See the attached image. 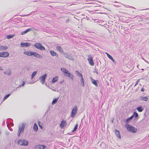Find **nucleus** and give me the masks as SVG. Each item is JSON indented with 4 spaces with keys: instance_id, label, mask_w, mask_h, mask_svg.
<instances>
[{
    "instance_id": "f257e3e1",
    "label": "nucleus",
    "mask_w": 149,
    "mask_h": 149,
    "mask_svg": "<svg viewBox=\"0 0 149 149\" xmlns=\"http://www.w3.org/2000/svg\"><path fill=\"white\" fill-rule=\"evenodd\" d=\"M25 127V125L24 123L22 124L21 126H19V130L17 134L18 136H20L21 133L24 132Z\"/></svg>"
},
{
    "instance_id": "f03ea898",
    "label": "nucleus",
    "mask_w": 149,
    "mask_h": 149,
    "mask_svg": "<svg viewBox=\"0 0 149 149\" xmlns=\"http://www.w3.org/2000/svg\"><path fill=\"white\" fill-rule=\"evenodd\" d=\"M34 46L40 50L44 51L45 50V48L40 43H36L34 44Z\"/></svg>"
},
{
    "instance_id": "7ed1b4c3",
    "label": "nucleus",
    "mask_w": 149,
    "mask_h": 149,
    "mask_svg": "<svg viewBox=\"0 0 149 149\" xmlns=\"http://www.w3.org/2000/svg\"><path fill=\"white\" fill-rule=\"evenodd\" d=\"M126 127L128 129L129 132L135 133L136 132V130L135 128L133 126L127 124Z\"/></svg>"
},
{
    "instance_id": "20e7f679",
    "label": "nucleus",
    "mask_w": 149,
    "mask_h": 149,
    "mask_svg": "<svg viewBox=\"0 0 149 149\" xmlns=\"http://www.w3.org/2000/svg\"><path fill=\"white\" fill-rule=\"evenodd\" d=\"M77 106H75L74 107L71 113V117H74L75 115L77 113Z\"/></svg>"
},
{
    "instance_id": "39448f33",
    "label": "nucleus",
    "mask_w": 149,
    "mask_h": 149,
    "mask_svg": "<svg viewBox=\"0 0 149 149\" xmlns=\"http://www.w3.org/2000/svg\"><path fill=\"white\" fill-rule=\"evenodd\" d=\"M47 77V74H45L42 76L40 77L39 79L40 81L41 82L42 84H43L45 81V78Z\"/></svg>"
},
{
    "instance_id": "423d86ee",
    "label": "nucleus",
    "mask_w": 149,
    "mask_h": 149,
    "mask_svg": "<svg viewBox=\"0 0 149 149\" xmlns=\"http://www.w3.org/2000/svg\"><path fill=\"white\" fill-rule=\"evenodd\" d=\"M9 54L8 52H3L0 53V57H6L9 56Z\"/></svg>"
},
{
    "instance_id": "0eeeda50",
    "label": "nucleus",
    "mask_w": 149,
    "mask_h": 149,
    "mask_svg": "<svg viewBox=\"0 0 149 149\" xmlns=\"http://www.w3.org/2000/svg\"><path fill=\"white\" fill-rule=\"evenodd\" d=\"M30 43L29 42H21V46L22 47H29L30 45Z\"/></svg>"
},
{
    "instance_id": "6e6552de",
    "label": "nucleus",
    "mask_w": 149,
    "mask_h": 149,
    "mask_svg": "<svg viewBox=\"0 0 149 149\" xmlns=\"http://www.w3.org/2000/svg\"><path fill=\"white\" fill-rule=\"evenodd\" d=\"M49 52L51 55L53 56H55L56 57H58V54L54 51L51 50Z\"/></svg>"
},
{
    "instance_id": "1a4fd4ad",
    "label": "nucleus",
    "mask_w": 149,
    "mask_h": 149,
    "mask_svg": "<svg viewBox=\"0 0 149 149\" xmlns=\"http://www.w3.org/2000/svg\"><path fill=\"white\" fill-rule=\"evenodd\" d=\"M56 49L58 51L60 52L61 54L64 53V52L63 48L59 46H57L56 48Z\"/></svg>"
},
{
    "instance_id": "9d476101",
    "label": "nucleus",
    "mask_w": 149,
    "mask_h": 149,
    "mask_svg": "<svg viewBox=\"0 0 149 149\" xmlns=\"http://www.w3.org/2000/svg\"><path fill=\"white\" fill-rule=\"evenodd\" d=\"M65 57L66 58H68L70 60H74V58H73L71 54H65Z\"/></svg>"
},
{
    "instance_id": "9b49d317",
    "label": "nucleus",
    "mask_w": 149,
    "mask_h": 149,
    "mask_svg": "<svg viewBox=\"0 0 149 149\" xmlns=\"http://www.w3.org/2000/svg\"><path fill=\"white\" fill-rule=\"evenodd\" d=\"M66 122L63 120L61 121L60 125L61 128H63L66 125Z\"/></svg>"
},
{
    "instance_id": "f8f14e48",
    "label": "nucleus",
    "mask_w": 149,
    "mask_h": 149,
    "mask_svg": "<svg viewBox=\"0 0 149 149\" xmlns=\"http://www.w3.org/2000/svg\"><path fill=\"white\" fill-rule=\"evenodd\" d=\"M88 60L89 64L92 65L93 66L94 65V63L93 61V58H88Z\"/></svg>"
},
{
    "instance_id": "ddd939ff",
    "label": "nucleus",
    "mask_w": 149,
    "mask_h": 149,
    "mask_svg": "<svg viewBox=\"0 0 149 149\" xmlns=\"http://www.w3.org/2000/svg\"><path fill=\"white\" fill-rule=\"evenodd\" d=\"M33 56L37 58H39L40 59L42 58V56L40 54H39L36 52H34Z\"/></svg>"
},
{
    "instance_id": "4468645a",
    "label": "nucleus",
    "mask_w": 149,
    "mask_h": 149,
    "mask_svg": "<svg viewBox=\"0 0 149 149\" xmlns=\"http://www.w3.org/2000/svg\"><path fill=\"white\" fill-rule=\"evenodd\" d=\"M108 57L114 63L115 62V60L111 56L109 53H105Z\"/></svg>"
},
{
    "instance_id": "2eb2a0df",
    "label": "nucleus",
    "mask_w": 149,
    "mask_h": 149,
    "mask_svg": "<svg viewBox=\"0 0 149 149\" xmlns=\"http://www.w3.org/2000/svg\"><path fill=\"white\" fill-rule=\"evenodd\" d=\"M115 134L117 136V137L120 139L121 136L119 131L116 130H115Z\"/></svg>"
},
{
    "instance_id": "dca6fc26",
    "label": "nucleus",
    "mask_w": 149,
    "mask_h": 149,
    "mask_svg": "<svg viewBox=\"0 0 149 149\" xmlns=\"http://www.w3.org/2000/svg\"><path fill=\"white\" fill-rule=\"evenodd\" d=\"M32 29L29 28V29H26V31L22 32L21 34L22 35H23L27 33V32L32 31Z\"/></svg>"
},
{
    "instance_id": "f3484780",
    "label": "nucleus",
    "mask_w": 149,
    "mask_h": 149,
    "mask_svg": "<svg viewBox=\"0 0 149 149\" xmlns=\"http://www.w3.org/2000/svg\"><path fill=\"white\" fill-rule=\"evenodd\" d=\"M65 75L66 76L68 77L69 78L71 79L72 80L73 79V75L70 72H69L67 75Z\"/></svg>"
},
{
    "instance_id": "a211bd4d",
    "label": "nucleus",
    "mask_w": 149,
    "mask_h": 149,
    "mask_svg": "<svg viewBox=\"0 0 149 149\" xmlns=\"http://www.w3.org/2000/svg\"><path fill=\"white\" fill-rule=\"evenodd\" d=\"M61 70L63 72L67 74L69 72L68 70L65 68H61Z\"/></svg>"
},
{
    "instance_id": "6ab92c4d",
    "label": "nucleus",
    "mask_w": 149,
    "mask_h": 149,
    "mask_svg": "<svg viewBox=\"0 0 149 149\" xmlns=\"http://www.w3.org/2000/svg\"><path fill=\"white\" fill-rule=\"evenodd\" d=\"M37 146L40 149H44L47 147L46 146L43 145H38Z\"/></svg>"
},
{
    "instance_id": "aec40b11",
    "label": "nucleus",
    "mask_w": 149,
    "mask_h": 149,
    "mask_svg": "<svg viewBox=\"0 0 149 149\" xmlns=\"http://www.w3.org/2000/svg\"><path fill=\"white\" fill-rule=\"evenodd\" d=\"M140 99L143 101H147L148 100V98L147 97L140 96Z\"/></svg>"
},
{
    "instance_id": "412c9836",
    "label": "nucleus",
    "mask_w": 149,
    "mask_h": 149,
    "mask_svg": "<svg viewBox=\"0 0 149 149\" xmlns=\"http://www.w3.org/2000/svg\"><path fill=\"white\" fill-rule=\"evenodd\" d=\"M91 79L92 81V83L93 84H94L95 86H97L98 84L96 82V81L94 79H93L92 78H91Z\"/></svg>"
},
{
    "instance_id": "4be33fe9",
    "label": "nucleus",
    "mask_w": 149,
    "mask_h": 149,
    "mask_svg": "<svg viewBox=\"0 0 149 149\" xmlns=\"http://www.w3.org/2000/svg\"><path fill=\"white\" fill-rule=\"evenodd\" d=\"M133 118V116H131L130 118H129L125 120V122L127 123H129L130 121V120Z\"/></svg>"
},
{
    "instance_id": "5701e85b",
    "label": "nucleus",
    "mask_w": 149,
    "mask_h": 149,
    "mask_svg": "<svg viewBox=\"0 0 149 149\" xmlns=\"http://www.w3.org/2000/svg\"><path fill=\"white\" fill-rule=\"evenodd\" d=\"M137 110L139 112H142L143 110V108L141 106H140L136 108Z\"/></svg>"
},
{
    "instance_id": "b1692460",
    "label": "nucleus",
    "mask_w": 149,
    "mask_h": 149,
    "mask_svg": "<svg viewBox=\"0 0 149 149\" xmlns=\"http://www.w3.org/2000/svg\"><path fill=\"white\" fill-rule=\"evenodd\" d=\"M58 81V77H57L53 78L52 81V83H54Z\"/></svg>"
},
{
    "instance_id": "393cba45",
    "label": "nucleus",
    "mask_w": 149,
    "mask_h": 149,
    "mask_svg": "<svg viewBox=\"0 0 149 149\" xmlns=\"http://www.w3.org/2000/svg\"><path fill=\"white\" fill-rule=\"evenodd\" d=\"M75 73L79 77H81V78L83 77L82 74L80 73L79 71H76Z\"/></svg>"
},
{
    "instance_id": "a878e982",
    "label": "nucleus",
    "mask_w": 149,
    "mask_h": 149,
    "mask_svg": "<svg viewBox=\"0 0 149 149\" xmlns=\"http://www.w3.org/2000/svg\"><path fill=\"white\" fill-rule=\"evenodd\" d=\"M8 47L7 46H0V50H4L7 49Z\"/></svg>"
},
{
    "instance_id": "bb28decb",
    "label": "nucleus",
    "mask_w": 149,
    "mask_h": 149,
    "mask_svg": "<svg viewBox=\"0 0 149 149\" xmlns=\"http://www.w3.org/2000/svg\"><path fill=\"white\" fill-rule=\"evenodd\" d=\"M33 128L35 131H37L38 130V126L36 123H34Z\"/></svg>"
},
{
    "instance_id": "cd10ccee",
    "label": "nucleus",
    "mask_w": 149,
    "mask_h": 149,
    "mask_svg": "<svg viewBox=\"0 0 149 149\" xmlns=\"http://www.w3.org/2000/svg\"><path fill=\"white\" fill-rule=\"evenodd\" d=\"M23 146H26L28 145V141L26 140H23Z\"/></svg>"
},
{
    "instance_id": "c85d7f7f",
    "label": "nucleus",
    "mask_w": 149,
    "mask_h": 149,
    "mask_svg": "<svg viewBox=\"0 0 149 149\" xmlns=\"http://www.w3.org/2000/svg\"><path fill=\"white\" fill-rule=\"evenodd\" d=\"M58 98H59L58 97L57 98H56L54 99L53 100L52 102V104H56V102H57V100H58Z\"/></svg>"
},
{
    "instance_id": "c756f323",
    "label": "nucleus",
    "mask_w": 149,
    "mask_h": 149,
    "mask_svg": "<svg viewBox=\"0 0 149 149\" xmlns=\"http://www.w3.org/2000/svg\"><path fill=\"white\" fill-rule=\"evenodd\" d=\"M37 73V71H35L31 75V79H32L35 76Z\"/></svg>"
},
{
    "instance_id": "7c9ffc66",
    "label": "nucleus",
    "mask_w": 149,
    "mask_h": 149,
    "mask_svg": "<svg viewBox=\"0 0 149 149\" xmlns=\"http://www.w3.org/2000/svg\"><path fill=\"white\" fill-rule=\"evenodd\" d=\"M80 82L81 84H82V86H84V79L83 78V77H81V79H80Z\"/></svg>"
},
{
    "instance_id": "2f4dec72",
    "label": "nucleus",
    "mask_w": 149,
    "mask_h": 149,
    "mask_svg": "<svg viewBox=\"0 0 149 149\" xmlns=\"http://www.w3.org/2000/svg\"><path fill=\"white\" fill-rule=\"evenodd\" d=\"M132 116H133V118L134 117L135 118H136L138 116V115L136 112H134Z\"/></svg>"
},
{
    "instance_id": "473e14b6",
    "label": "nucleus",
    "mask_w": 149,
    "mask_h": 149,
    "mask_svg": "<svg viewBox=\"0 0 149 149\" xmlns=\"http://www.w3.org/2000/svg\"><path fill=\"white\" fill-rule=\"evenodd\" d=\"M12 94L11 93L8 94L5 96L3 98V101H4L6 99H7L10 96V95Z\"/></svg>"
},
{
    "instance_id": "72a5a7b5",
    "label": "nucleus",
    "mask_w": 149,
    "mask_h": 149,
    "mask_svg": "<svg viewBox=\"0 0 149 149\" xmlns=\"http://www.w3.org/2000/svg\"><path fill=\"white\" fill-rule=\"evenodd\" d=\"M78 127V124L77 123L75 125V126L73 130L72 131V132H73L75 131L77 129Z\"/></svg>"
},
{
    "instance_id": "f704fd0d",
    "label": "nucleus",
    "mask_w": 149,
    "mask_h": 149,
    "mask_svg": "<svg viewBox=\"0 0 149 149\" xmlns=\"http://www.w3.org/2000/svg\"><path fill=\"white\" fill-rule=\"evenodd\" d=\"M18 144L21 146H23V140H19L18 141Z\"/></svg>"
},
{
    "instance_id": "c9c22d12",
    "label": "nucleus",
    "mask_w": 149,
    "mask_h": 149,
    "mask_svg": "<svg viewBox=\"0 0 149 149\" xmlns=\"http://www.w3.org/2000/svg\"><path fill=\"white\" fill-rule=\"evenodd\" d=\"M14 36L15 35L14 34H11L7 36V38L8 39H10L11 38H13Z\"/></svg>"
},
{
    "instance_id": "e433bc0d",
    "label": "nucleus",
    "mask_w": 149,
    "mask_h": 149,
    "mask_svg": "<svg viewBox=\"0 0 149 149\" xmlns=\"http://www.w3.org/2000/svg\"><path fill=\"white\" fill-rule=\"evenodd\" d=\"M6 123L7 124V126L9 129V130L10 131H12L13 130V129L10 127L9 125V124L8 123V122H6Z\"/></svg>"
},
{
    "instance_id": "4c0bfd02",
    "label": "nucleus",
    "mask_w": 149,
    "mask_h": 149,
    "mask_svg": "<svg viewBox=\"0 0 149 149\" xmlns=\"http://www.w3.org/2000/svg\"><path fill=\"white\" fill-rule=\"evenodd\" d=\"M29 56H32V55H33L34 52H33L31 51H29Z\"/></svg>"
},
{
    "instance_id": "58836bf2",
    "label": "nucleus",
    "mask_w": 149,
    "mask_h": 149,
    "mask_svg": "<svg viewBox=\"0 0 149 149\" xmlns=\"http://www.w3.org/2000/svg\"><path fill=\"white\" fill-rule=\"evenodd\" d=\"M29 51H26L25 52H24L23 53L25 55H27L29 56Z\"/></svg>"
},
{
    "instance_id": "ea45409f",
    "label": "nucleus",
    "mask_w": 149,
    "mask_h": 149,
    "mask_svg": "<svg viewBox=\"0 0 149 149\" xmlns=\"http://www.w3.org/2000/svg\"><path fill=\"white\" fill-rule=\"evenodd\" d=\"M25 84V82H24V81H23V82H22V84L21 85H19V87H21V86H24V85Z\"/></svg>"
},
{
    "instance_id": "a19ab883",
    "label": "nucleus",
    "mask_w": 149,
    "mask_h": 149,
    "mask_svg": "<svg viewBox=\"0 0 149 149\" xmlns=\"http://www.w3.org/2000/svg\"><path fill=\"white\" fill-rule=\"evenodd\" d=\"M4 73L5 74H7L8 75H10L11 74V72H4Z\"/></svg>"
},
{
    "instance_id": "79ce46f5",
    "label": "nucleus",
    "mask_w": 149,
    "mask_h": 149,
    "mask_svg": "<svg viewBox=\"0 0 149 149\" xmlns=\"http://www.w3.org/2000/svg\"><path fill=\"white\" fill-rule=\"evenodd\" d=\"M9 124V125H11L12 126H13L14 125V124L13 123H10V124Z\"/></svg>"
},
{
    "instance_id": "37998d69",
    "label": "nucleus",
    "mask_w": 149,
    "mask_h": 149,
    "mask_svg": "<svg viewBox=\"0 0 149 149\" xmlns=\"http://www.w3.org/2000/svg\"><path fill=\"white\" fill-rule=\"evenodd\" d=\"M40 122H38V125H39V127H40V128H42V127L40 125Z\"/></svg>"
},
{
    "instance_id": "c03bdc74",
    "label": "nucleus",
    "mask_w": 149,
    "mask_h": 149,
    "mask_svg": "<svg viewBox=\"0 0 149 149\" xmlns=\"http://www.w3.org/2000/svg\"><path fill=\"white\" fill-rule=\"evenodd\" d=\"M19 86L18 87H17L15 88H14L13 91H12V92H13L14 91H16L17 90V89L18 88H19Z\"/></svg>"
},
{
    "instance_id": "a18cd8bd",
    "label": "nucleus",
    "mask_w": 149,
    "mask_h": 149,
    "mask_svg": "<svg viewBox=\"0 0 149 149\" xmlns=\"http://www.w3.org/2000/svg\"><path fill=\"white\" fill-rule=\"evenodd\" d=\"M143 59L147 63H148L149 64V62L148 61H147L146 60H145V59Z\"/></svg>"
},
{
    "instance_id": "49530a36",
    "label": "nucleus",
    "mask_w": 149,
    "mask_h": 149,
    "mask_svg": "<svg viewBox=\"0 0 149 149\" xmlns=\"http://www.w3.org/2000/svg\"><path fill=\"white\" fill-rule=\"evenodd\" d=\"M0 70H3V68L0 66Z\"/></svg>"
},
{
    "instance_id": "de8ad7c7",
    "label": "nucleus",
    "mask_w": 149,
    "mask_h": 149,
    "mask_svg": "<svg viewBox=\"0 0 149 149\" xmlns=\"http://www.w3.org/2000/svg\"><path fill=\"white\" fill-rule=\"evenodd\" d=\"M138 84V83L136 82V84H135V85L134 86V87L136 86Z\"/></svg>"
},
{
    "instance_id": "09e8293b",
    "label": "nucleus",
    "mask_w": 149,
    "mask_h": 149,
    "mask_svg": "<svg viewBox=\"0 0 149 149\" xmlns=\"http://www.w3.org/2000/svg\"><path fill=\"white\" fill-rule=\"evenodd\" d=\"M144 91V89L143 88H141V91Z\"/></svg>"
},
{
    "instance_id": "8fccbe9b",
    "label": "nucleus",
    "mask_w": 149,
    "mask_h": 149,
    "mask_svg": "<svg viewBox=\"0 0 149 149\" xmlns=\"http://www.w3.org/2000/svg\"><path fill=\"white\" fill-rule=\"evenodd\" d=\"M140 80V79H139L136 82H137L138 83L139 81Z\"/></svg>"
},
{
    "instance_id": "3c124183",
    "label": "nucleus",
    "mask_w": 149,
    "mask_h": 149,
    "mask_svg": "<svg viewBox=\"0 0 149 149\" xmlns=\"http://www.w3.org/2000/svg\"><path fill=\"white\" fill-rule=\"evenodd\" d=\"M34 12H34V11H33L32 12H31V13H30L29 14V15H31V14L32 13H34Z\"/></svg>"
},
{
    "instance_id": "603ef678",
    "label": "nucleus",
    "mask_w": 149,
    "mask_h": 149,
    "mask_svg": "<svg viewBox=\"0 0 149 149\" xmlns=\"http://www.w3.org/2000/svg\"><path fill=\"white\" fill-rule=\"evenodd\" d=\"M26 70H27L28 71H29V68H26Z\"/></svg>"
},
{
    "instance_id": "864d4df0",
    "label": "nucleus",
    "mask_w": 149,
    "mask_h": 149,
    "mask_svg": "<svg viewBox=\"0 0 149 149\" xmlns=\"http://www.w3.org/2000/svg\"><path fill=\"white\" fill-rule=\"evenodd\" d=\"M6 135H8V134H9V133H7V132H6Z\"/></svg>"
},
{
    "instance_id": "5fc2aeb1",
    "label": "nucleus",
    "mask_w": 149,
    "mask_h": 149,
    "mask_svg": "<svg viewBox=\"0 0 149 149\" xmlns=\"http://www.w3.org/2000/svg\"><path fill=\"white\" fill-rule=\"evenodd\" d=\"M96 73H97V74L98 72L97 71H96Z\"/></svg>"
},
{
    "instance_id": "6e6d98bb",
    "label": "nucleus",
    "mask_w": 149,
    "mask_h": 149,
    "mask_svg": "<svg viewBox=\"0 0 149 149\" xmlns=\"http://www.w3.org/2000/svg\"><path fill=\"white\" fill-rule=\"evenodd\" d=\"M9 119H10V120H12V119L10 118Z\"/></svg>"
},
{
    "instance_id": "4d7b16f0",
    "label": "nucleus",
    "mask_w": 149,
    "mask_h": 149,
    "mask_svg": "<svg viewBox=\"0 0 149 149\" xmlns=\"http://www.w3.org/2000/svg\"><path fill=\"white\" fill-rule=\"evenodd\" d=\"M117 2L116 1H115V3H117Z\"/></svg>"
},
{
    "instance_id": "13d9d810",
    "label": "nucleus",
    "mask_w": 149,
    "mask_h": 149,
    "mask_svg": "<svg viewBox=\"0 0 149 149\" xmlns=\"http://www.w3.org/2000/svg\"><path fill=\"white\" fill-rule=\"evenodd\" d=\"M148 9H149V8H148Z\"/></svg>"
}]
</instances>
